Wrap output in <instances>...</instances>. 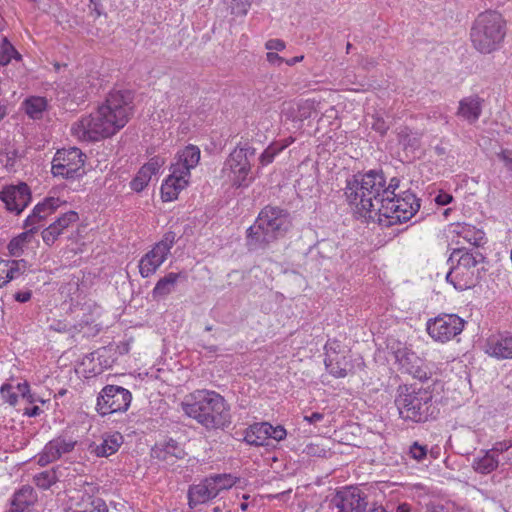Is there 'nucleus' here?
<instances>
[{"label": "nucleus", "instance_id": "obj_61", "mask_svg": "<svg viewBox=\"0 0 512 512\" xmlns=\"http://www.w3.org/2000/svg\"><path fill=\"white\" fill-rule=\"evenodd\" d=\"M426 512H448L442 505L429 504L427 505Z\"/></svg>", "mask_w": 512, "mask_h": 512}, {"label": "nucleus", "instance_id": "obj_28", "mask_svg": "<svg viewBox=\"0 0 512 512\" xmlns=\"http://www.w3.org/2000/svg\"><path fill=\"white\" fill-rule=\"evenodd\" d=\"M269 429L270 423L268 422L254 423L246 430L244 440L252 446H265L269 440Z\"/></svg>", "mask_w": 512, "mask_h": 512}, {"label": "nucleus", "instance_id": "obj_25", "mask_svg": "<svg viewBox=\"0 0 512 512\" xmlns=\"http://www.w3.org/2000/svg\"><path fill=\"white\" fill-rule=\"evenodd\" d=\"M38 500L37 493L29 485L17 490L11 500V512H28Z\"/></svg>", "mask_w": 512, "mask_h": 512}, {"label": "nucleus", "instance_id": "obj_47", "mask_svg": "<svg viewBox=\"0 0 512 512\" xmlns=\"http://www.w3.org/2000/svg\"><path fill=\"white\" fill-rule=\"evenodd\" d=\"M304 451L308 456L320 458H326L329 453V450L325 449L317 443L308 444Z\"/></svg>", "mask_w": 512, "mask_h": 512}, {"label": "nucleus", "instance_id": "obj_40", "mask_svg": "<svg viewBox=\"0 0 512 512\" xmlns=\"http://www.w3.org/2000/svg\"><path fill=\"white\" fill-rule=\"evenodd\" d=\"M79 219L77 212L75 211H68L64 214H62L60 217H58L54 222L53 225H57V228L61 233L65 229H67L72 223H75Z\"/></svg>", "mask_w": 512, "mask_h": 512}, {"label": "nucleus", "instance_id": "obj_7", "mask_svg": "<svg viewBox=\"0 0 512 512\" xmlns=\"http://www.w3.org/2000/svg\"><path fill=\"white\" fill-rule=\"evenodd\" d=\"M200 155V149L191 144L177 152L174 162L170 166L171 173L161 185L163 201L176 200L179 193L188 186L191 170L199 164Z\"/></svg>", "mask_w": 512, "mask_h": 512}, {"label": "nucleus", "instance_id": "obj_55", "mask_svg": "<svg viewBox=\"0 0 512 512\" xmlns=\"http://www.w3.org/2000/svg\"><path fill=\"white\" fill-rule=\"evenodd\" d=\"M498 158L504 163L508 171L512 172V157L511 153L507 150L500 152Z\"/></svg>", "mask_w": 512, "mask_h": 512}, {"label": "nucleus", "instance_id": "obj_57", "mask_svg": "<svg viewBox=\"0 0 512 512\" xmlns=\"http://www.w3.org/2000/svg\"><path fill=\"white\" fill-rule=\"evenodd\" d=\"M324 418V414L320 412H313L310 415L304 416V421L308 422L309 424H316L320 421H322Z\"/></svg>", "mask_w": 512, "mask_h": 512}, {"label": "nucleus", "instance_id": "obj_6", "mask_svg": "<svg viewBox=\"0 0 512 512\" xmlns=\"http://www.w3.org/2000/svg\"><path fill=\"white\" fill-rule=\"evenodd\" d=\"M395 405L403 420L415 423L435 419L439 413L433 393L424 388L400 385L395 397Z\"/></svg>", "mask_w": 512, "mask_h": 512}, {"label": "nucleus", "instance_id": "obj_38", "mask_svg": "<svg viewBox=\"0 0 512 512\" xmlns=\"http://www.w3.org/2000/svg\"><path fill=\"white\" fill-rule=\"evenodd\" d=\"M228 4V7L231 10V13L236 16H245L251 5L253 0H225Z\"/></svg>", "mask_w": 512, "mask_h": 512}, {"label": "nucleus", "instance_id": "obj_37", "mask_svg": "<svg viewBox=\"0 0 512 512\" xmlns=\"http://www.w3.org/2000/svg\"><path fill=\"white\" fill-rule=\"evenodd\" d=\"M285 149V145L271 143L260 155L259 161L262 166H266L273 162L275 156Z\"/></svg>", "mask_w": 512, "mask_h": 512}, {"label": "nucleus", "instance_id": "obj_46", "mask_svg": "<svg viewBox=\"0 0 512 512\" xmlns=\"http://www.w3.org/2000/svg\"><path fill=\"white\" fill-rule=\"evenodd\" d=\"M176 235L174 232L169 231L165 233L163 239L156 243L154 246L159 247V249L164 252L166 255L170 254V250L175 243Z\"/></svg>", "mask_w": 512, "mask_h": 512}, {"label": "nucleus", "instance_id": "obj_1", "mask_svg": "<svg viewBox=\"0 0 512 512\" xmlns=\"http://www.w3.org/2000/svg\"><path fill=\"white\" fill-rule=\"evenodd\" d=\"M401 181L387 183L382 170H369L346 180L344 195L356 213L365 219L391 227L410 220L420 209V199L411 189L400 190Z\"/></svg>", "mask_w": 512, "mask_h": 512}, {"label": "nucleus", "instance_id": "obj_44", "mask_svg": "<svg viewBox=\"0 0 512 512\" xmlns=\"http://www.w3.org/2000/svg\"><path fill=\"white\" fill-rule=\"evenodd\" d=\"M165 160L160 156L152 157L146 164L141 168L144 169L151 177L156 175L160 168L164 165Z\"/></svg>", "mask_w": 512, "mask_h": 512}, {"label": "nucleus", "instance_id": "obj_59", "mask_svg": "<svg viewBox=\"0 0 512 512\" xmlns=\"http://www.w3.org/2000/svg\"><path fill=\"white\" fill-rule=\"evenodd\" d=\"M17 393L21 395L22 398L30 391V386L28 382L18 383L16 386Z\"/></svg>", "mask_w": 512, "mask_h": 512}, {"label": "nucleus", "instance_id": "obj_36", "mask_svg": "<svg viewBox=\"0 0 512 512\" xmlns=\"http://www.w3.org/2000/svg\"><path fill=\"white\" fill-rule=\"evenodd\" d=\"M45 220L46 218L33 208L31 214L24 221V228L33 235L40 227L44 226Z\"/></svg>", "mask_w": 512, "mask_h": 512}, {"label": "nucleus", "instance_id": "obj_23", "mask_svg": "<svg viewBox=\"0 0 512 512\" xmlns=\"http://www.w3.org/2000/svg\"><path fill=\"white\" fill-rule=\"evenodd\" d=\"M168 255L162 252L159 247L153 248L144 254L139 261V273L143 278L155 274L158 268L165 262Z\"/></svg>", "mask_w": 512, "mask_h": 512}, {"label": "nucleus", "instance_id": "obj_3", "mask_svg": "<svg viewBox=\"0 0 512 512\" xmlns=\"http://www.w3.org/2000/svg\"><path fill=\"white\" fill-rule=\"evenodd\" d=\"M182 411L206 430H224L231 424L230 407L222 395L213 390L198 389L186 395Z\"/></svg>", "mask_w": 512, "mask_h": 512}, {"label": "nucleus", "instance_id": "obj_41", "mask_svg": "<svg viewBox=\"0 0 512 512\" xmlns=\"http://www.w3.org/2000/svg\"><path fill=\"white\" fill-rule=\"evenodd\" d=\"M151 180V176L142 168L138 171L130 186L133 191L141 192Z\"/></svg>", "mask_w": 512, "mask_h": 512}, {"label": "nucleus", "instance_id": "obj_4", "mask_svg": "<svg viewBox=\"0 0 512 512\" xmlns=\"http://www.w3.org/2000/svg\"><path fill=\"white\" fill-rule=\"evenodd\" d=\"M291 226L289 213L275 206L264 207L254 225L247 229L249 251L265 250L282 238Z\"/></svg>", "mask_w": 512, "mask_h": 512}, {"label": "nucleus", "instance_id": "obj_13", "mask_svg": "<svg viewBox=\"0 0 512 512\" xmlns=\"http://www.w3.org/2000/svg\"><path fill=\"white\" fill-rule=\"evenodd\" d=\"M64 512H108L105 501L87 490L71 492Z\"/></svg>", "mask_w": 512, "mask_h": 512}, {"label": "nucleus", "instance_id": "obj_19", "mask_svg": "<svg viewBox=\"0 0 512 512\" xmlns=\"http://www.w3.org/2000/svg\"><path fill=\"white\" fill-rule=\"evenodd\" d=\"M331 505L332 512H364L368 502L361 491L354 489L337 495Z\"/></svg>", "mask_w": 512, "mask_h": 512}, {"label": "nucleus", "instance_id": "obj_45", "mask_svg": "<svg viewBox=\"0 0 512 512\" xmlns=\"http://www.w3.org/2000/svg\"><path fill=\"white\" fill-rule=\"evenodd\" d=\"M62 233L57 228V225L51 223L47 228L42 231V239L45 244L52 245Z\"/></svg>", "mask_w": 512, "mask_h": 512}, {"label": "nucleus", "instance_id": "obj_26", "mask_svg": "<svg viewBox=\"0 0 512 512\" xmlns=\"http://www.w3.org/2000/svg\"><path fill=\"white\" fill-rule=\"evenodd\" d=\"M482 102L479 96L463 98L459 102L457 115L471 124L477 122L482 113Z\"/></svg>", "mask_w": 512, "mask_h": 512}, {"label": "nucleus", "instance_id": "obj_16", "mask_svg": "<svg viewBox=\"0 0 512 512\" xmlns=\"http://www.w3.org/2000/svg\"><path fill=\"white\" fill-rule=\"evenodd\" d=\"M484 352L498 361L512 359V332L491 334L485 341Z\"/></svg>", "mask_w": 512, "mask_h": 512}, {"label": "nucleus", "instance_id": "obj_20", "mask_svg": "<svg viewBox=\"0 0 512 512\" xmlns=\"http://www.w3.org/2000/svg\"><path fill=\"white\" fill-rule=\"evenodd\" d=\"M151 456L167 465H173L177 460L183 459L186 452L181 444L170 438L155 444L151 450Z\"/></svg>", "mask_w": 512, "mask_h": 512}, {"label": "nucleus", "instance_id": "obj_27", "mask_svg": "<svg viewBox=\"0 0 512 512\" xmlns=\"http://www.w3.org/2000/svg\"><path fill=\"white\" fill-rule=\"evenodd\" d=\"M480 453L472 461V468L476 473L487 475L499 467V458L494 456L489 449L481 450Z\"/></svg>", "mask_w": 512, "mask_h": 512}, {"label": "nucleus", "instance_id": "obj_2", "mask_svg": "<svg viewBox=\"0 0 512 512\" xmlns=\"http://www.w3.org/2000/svg\"><path fill=\"white\" fill-rule=\"evenodd\" d=\"M131 104L132 95L129 91H111L95 112L73 124V135L93 142L115 135L128 123L132 115Z\"/></svg>", "mask_w": 512, "mask_h": 512}, {"label": "nucleus", "instance_id": "obj_56", "mask_svg": "<svg viewBox=\"0 0 512 512\" xmlns=\"http://www.w3.org/2000/svg\"><path fill=\"white\" fill-rule=\"evenodd\" d=\"M266 60L275 66H280L282 63L285 62V59L281 56H279L276 52H268L266 54Z\"/></svg>", "mask_w": 512, "mask_h": 512}, {"label": "nucleus", "instance_id": "obj_18", "mask_svg": "<svg viewBox=\"0 0 512 512\" xmlns=\"http://www.w3.org/2000/svg\"><path fill=\"white\" fill-rule=\"evenodd\" d=\"M75 445L76 441L72 439L57 437L44 446L43 450L37 456V463L40 466H46L58 460L62 455L70 453Z\"/></svg>", "mask_w": 512, "mask_h": 512}, {"label": "nucleus", "instance_id": "obj_39", "mask_svg": "<svg viewBox=\"0 0 512 512\" xmlns=\"http://www.w3.org/2000/svg\"><path fill=\"white\" fill-rule=\"evenodd\" d=\"M427 453H428L427 445L420 444L417 441L413 442V444L410 445L408 452H407L408 456L417 462H422L423 460H425L427 457Z\"/></svg>", "mask_w": 512, "mask_h": 512}, {"label": "nucleus", "instance_id": "obj_14", "mask_svg": "<svg viewBox=\"0 0 512 512\" xmlns=\"http://www.w3.org/2000/svg\"><path fill=\"white\" fill-rule=\"evenodd\" d=\"M326 357L324 360L327 371L336 378H343L351 370L352 365L348 359V352L336 342L327 343L325 346Z\"/></svg>", "mask_w": 512, "mask_h": 512}, {"label": "nucleus", "instance_id": "obj_24", "mask_svg": "<svg viewBox=\"0 0 512 512\" xmlns=\"http://www.w3.org/2000/svg\"><path fill=\"white\" fill-rule=\"evenodd\" d=\"M123 444V436L119 432L105 434L100 444L93 443L89 451L97 457H109L116 453Z\"/></svg>", "mask_w": 512, "mask_h": 512}, {"label": "nucleus", "instance_id": "obj_22", "mask_svg": "<svg viewBox=\"0 0 512 512\" xmlns=\"http://www.w3.org/2000/svg\"><path fill=\"white\" fill-rule=\"evenodd\" d=\"M187 495L190 508H195L217 497L216 490H214L212 482H210L208 477L198 484L191 485Z\"/></svg>", "mask_w": 512, "mask_h": 512}, {"label": "nucleus", "instance_id": "obj_52", "mask_svg": "<svg viewBox=\"0 0 512 512\" xmlns=\"http://www.w3.org/2000/svg\"><path fill=\"white\" fill-rule=\"evenodd\" d=\"M285 47V42L281 39H270L265 43V48L270 52L282 51Z\"/></svg>", "mask_w": 512, "mask_h": 512}, {"label": "nucleus", "instance_id": "obj_34", "mask_svg": "<svg viewBox=\"0 0 512 512\" xmlns=\"http://www.w3.org/2000/svg\"><path fill=\"white\" fill-rule=\"evenodd\" d=\"M210 482H212V486L214 490H216L217 496L221 491L230 489L235 483L237 478L232 474H215L208 476Z\"/></svg>", "mask_w": 512, "mask_h": 512}, {"label": "nucleus", "instance_id": "obj_30", "mask_svg": "<svg viewBox=\"0 0 512 512\" xmlns=\"http://www.w3.org/2000/svg\"><path fill=\"white\" fill-rule=\"evenodd\" d=\"M179 277V273L170 272L160 278L152 290L153 299L159 300L171 294L175 290Z\"/></svg>", "mask_w": 512, "mask_h": 512}, {"label": "nucleus", "instance_id": "obj_63", "mask_svg": "<svg viewBox=\"0 0 512 512\" xmlns=\"http://www.w3.org/2000/svg\"><path fill=\"white\" fill-rule=\"evenodd\" d=\"M364 512H387L383 506H377L376 504H371L366 506Z\"/></svg>", "mask_w": 512, "mask_h": 512}, {"label": "nucleus", "instance_id": "obj_15", "mask_svg": "<svg viewBox=\"0 0 512 512\" xmlns=\"http://www.w3.org/2000/svg\"><path fill=\"white\" fill-rule=\"evenodd\" d=\"M0 200L8 211L20 214L31 202V191L26 183L10 185L0 191Z\"/></svg>", "mask_w": 512, "mask_h": 512}, {"label": "nucleus", "instance_id": "obj_48", "mask_svg": "<svg viewBox=\"0 0 512 512\" xmlns=\"http://www.w3.org/2000/svg\"><path fill=\"white\" fill-rule=\"evenodd\" d=\"M512 447V440H504L496 442L492 448H490V452L499 458L500 454L506 453Z\"/></svg>", "mask_w": 512, "mask_h": 512}, {"label": "nucleus", "instance_id": "obj_60", "mask_svg": "<svg viewBox=\"0 0 512 512\" xmlns=\"http://www.w3.org/2000/svg\"><path fill=\"white\" fill-rule=\"evenodd\" d=\"M42 410L38 406H33L30 408H26L23 412L24 415L28 417H36L41 414Z\"/></svg>", "mask_w": 512, "mask_h": 512}, {"label": "nucleus", "instance_id": "obj_53", "mask_svg": "<svg viewBox=\"0 0 512 512\" xmlns=\"http://www.w3.org/2000/svg\"><path fill=\"white\" fill-rule=\"evenodd\" d=\"M434 201L439 206H445L450 204L453 201V196L446 192H440L435 198Z\"/></svg>", "mask_w": 512, "mask_h": 512}, {"label": "nucleus", "instance_id": "obj_35", "mask_svg": "<svg viewBox=\"0 0 512 512\" xmlns=\"http://www.w3.org/2000/svg\"><path fill=\"white\" fill-rule=\"evenodd\" d=\"M61 204L62 201L58 197H47L42 202L35 205L34 209L47 219Z\"/></svg>", "mask_w": 512, "mask_h": 512}, {"label": "nucleus", "instance_id": "obj_54", "mask_svg": "<svg viewBox=\"0 0 512 512\" xmlns=\"http://www.w3.org/2000/svg\"><path fill=\"white\" fill-rule=\"evenodd\" d=\"M372 128L381 135H384L388 130V125L381 118H375L372 123Z\"/></svg>", "mask_w": 512, "mask_h": 512}, {"label": "nucleus", "instance_id": "obj_11", "mask_svg": "<svg viewBox=\"0 0 512 512\" xmlns=\"http://www.w3.org/2000/svg\"><path fill=\"white\" fill-rule=\"evenodd\" d=\"M131 400L132 394L128 389L117 385H106L97 397L96 410L102 416L125 412Z\"/></svg>", "mask_w": 512, "mask_h": 512}, {"label": "nucleus", "instance_id": "obj_32", "mask_svg": "<svg viewBox=\"0 0 512 512\" xmlns=\"http://www.w3.org/2000/svg\"><path fill=\"white\" fill-rule=\"evenodd\" d=\"M47 105L46 98L40 96H32L23 102L26 114L32 119H40Z\"/></svg>", "mask_w": 512, "mask_h": 512}, {"label": "nucleus", "instance_id": "obj_21", "mask_svg": "<svg viewBox=\"0 0 512 512\" xmlns=\"http://www.w3.org/2000/svg\"><path fill=\"white\" fill-rule=\"evenodd\" d=\"M448 234L451 240L460 244V239L476 247L480 246L485 238V233L473 225L466 223H452L449 225Z\"/></svg>", "mask_w": 512, "mask_h": 512}, {"label": "nucleus", "instance_id": "obj_5", "mask_svg": "<svg viewBox=\"0 0 512 512\" xmlns=\"http://www.w3.org/2000/svg\"><path fill=\"white\" fill-rule=\"evenodd\" d=\"M485 256L477 249H454L448 262L451 267L446 274V281L457 291L474 288L485 272Z\"/></svg>", "mask_w": 512, "mask_h": 512}, {"label": "nucleus", "instance_id": "obj_9", "mask_svg": "<svg viewBox=\"0 0 512 512\" xmlns=\"http://www.w3.org/2000/svg\"><path fill=\"white\" fill-rule=\"evenodd\" d=\"M256 149L245 143L238 145L228 156L222 168V174L234 187H247L252 177L251 161L255 157Z\"/></svg>", "mask_w": 512, "mask_h": 512}, {"label": "nucleus", "instance_id": "obj_31", "mask_svg": "<svg viewBox=\"0 0 512 512\" xmlns=\"http://www.w3.org/2000/svg\"><path fill=\"white\" fill-rule=\"evenodd\" d=\"M12 60L21 61L22 55L16 50L7 36L0 34V66H7Z\"/></svg>", "mask_w": 512, "mask_h": 512}, {"label": "nucleus", "instance_id": "obj_33", "mask_svg": "<svg viewBox=\"0 0 512 512\" xmlns=\"http://www.w3.org/2000/svg\"><path fill=\"white\" fill-rule=\"evenodd\" d=\"M59 480L57 470L55 468L48 469L37 473L33 476L34 484L43 490L49 489Z\"/></svg>", "mask_w": 512, "mask_h": 512}, {"label": "nucleus", "instance_id": "obj_8", "mask_svg": "<svg viewBox=\"0 0 512 512\" xmlns=\"http://www.w3.org/2000/svg\"><path fill=\"white\" fill-rule=\"evenodd\" d=\"M506 35V21L497 11H485L475 19L471 28V41L482 54H490L500 48Z\"/></svg>", "mask_w": 512, "mask_h": 512}, {"label": "nucleus", "instance_id": "obj_17", "mask_svg": "<svg viewBox=\"0 0 512 512\" xmlns=\"http://www.w3.org/2000/svg\"><path fill=\"white\" fill-rule=\"evenodd\" d=\"M394 356L403 372L421 381L430 378L422 367L423 361L405 345L399 343L398 348L394 351Z\"/></svg>", "mask_w": 512, "mask_h": 512}, {"label": "nucleus", "instance_id": "obj_12", "mask_svg": "<svg viewBox=\"0 0 512 512\" xmlns=\"http://www.w3.org/2000/svg\"><path fill=\"white\" fill-rule=\"evenodd\" d=\"M465 326V321L456 314H440L429 319L426 330L435 341L445 343L459 335Z\"/></svg>", "mask_w": 512, "mask_h": 512}, {"label": "nucleus", "instance_id": "obj_43", "mask_svg": "<svg viewBox=\"0 0 512 512\" xmlns=\"http://www.w3.org/2000/svg\"><path fill=\"white\" fill-rule=\"evenodd\" d=\"M0 395L11 406H15L18 402V393L14 391V387L11 384H3L0 388Z\"/></svg>", "mask_w": 512, "mask_h": 512}, {"label": "nucleus", "instance_id": "obj_51", "mask_svg": "<svg viewBox=\"0 0 512 512\" xmlns=\"http://www.w3.org/2000/svg\"><path fill=\"white\" fill-rule=\"evenodd\" d=\"M23 157V152L18 149H9L6 152V166L13 167L17 160Z\"/></svg>", "mask_w": 512, "mask_h": 512}, {"label": "nucleus", "instance_id": "obj_58", "mask_svg": "<svg viewBox=\"0 0 512 512\" xmlns=\"http://www.w3.org/2000/svg\"><path fill=\"white\" fill-rule=\"evenodd\" d=\"M32 297V292L27 290V291H22V292H17L15 295H14V299L20 303H25V302H28Z\"/></svg>", "mask_w": 512, "mask_h": 512}, {"label": "nucleus", "instance_id": "obj_29", "mask_svg": "<svg viewBox=\"0 0 512 512\" xmlns=\"http://www.w3.org/2000/svg\"><path fill=\"white\" fill-rule=\"evenodd\" d=\"M26 271L24 260H5L0 258V275L4 285L19 278Z\"/></svg>", "mask_w": 512, "mask_h": 512}, {"label": "nucleus", "instance_id": "obj_10", "mask_svg": "<svg viewBox=\"0 0 512 512\" xmlns=\"http://www.w3.org/2000/svg\"><path fill=\"white\" fill-rule=\"evenodd\" d=\"M85 158V154L77 147L60 149L52 159L51 173L54 177L78 179L86 173Z\"/></svg>", "mask_w": 512, "mask_h": 512}, {"label": "nucleus", "instance_id": "obj_50", "mask_svg": "<svg viewBox=\"0 0 512 512\" xmlns=\"http://www.w3.org/2000/svg\"><path fill=\"white\" fill-rule=\"evenodd\" d=\"M268 433L269 439H273L276 441H281L285 439L287 435L286 429L281 425L273 426L270 424V429L268 430Z\"/></svg>", "mask_w": 512, "mask_h": 512}, {"label": "nucleus", "instance_id": "obj_64", "mask_svg": "<svg viewBox=\"0 0 512 512\" xmlns=\"http://www.w3.org/2000/svg\"><path fill=\"white\" fill-rule=\"evenodd\" d=\"M396 512H411L410 505L407 503H401L397 506Z\"/></svg>", "mask_w": 512, "mask_h": 512}, {"label": "nucleus", "instance_id": "obj_42", "mask_svg": "<svg viewBox=\"0 0 512 512\" xmlns=\"http://www.w3.org/2000/svg\"><path fill=\"white\" fill-rule=\"evenodd\" d=\"M32 236L29 232L25 231L21 233L18 237L12 239L8 244V250L13 256H18L22 251V247L24 242Z\"/></svg>", "mask_w": 512, "mask_h": 512}, {"label": "nucleus", "instance_id": "obj_62", "mask_svg": "<svg viewBox=\"0 0 512 512\" xmlns=\"http://www.w3.org/2000/svg\"><path fill=\"white\" fill-rule=\"evenodd\" d=\"M28 403H35V402H42L44 401L42 399H39L34 393L31 392V390L24 396V398Z\"/></svg>", "mask_w": 512, "mask_h": 512}, {"label": "nucleus", "instance_id": "obj_49", "mask_svg": "<svg viewBox=\"0 0 512 512\" xmlns=\"http://www.w3.org/2000/svg\"><path fill=\"white\" fill-rule=\"evenodd\" d=\"M312 108V103L308 101L298 104V115L296 116V118L300 121L310 118Z\"/></svg>", "mask_w": 512, "mask_h": 512}]
</instances>
